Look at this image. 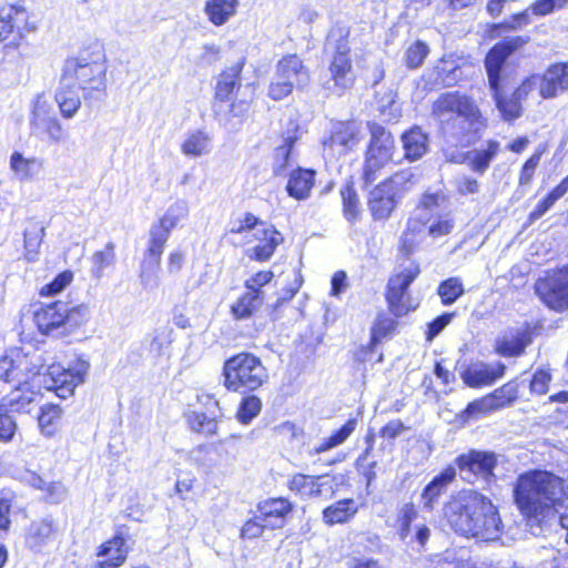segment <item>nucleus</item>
Instances as JSON below:
<instances>
[{
    "instance_id": "680f3d73",
    "label": "nucleus",
    "mask_w": 568,
    "mask_h": 568,
    "mask_svg": "<svg viewBox=\"0 0 568 568\" xmlns=\"http://www.w3.org/2000/svg\"><path fill=\"white\" fill-rule=\"evenodd\" d=\"M417 517V510L413 503H406L399 510V535L402 539L408 537L410 532V525Z\"/></svg>"
},
{
    "instance_id": "bf43d9fd",
    "label": "nucleus",
    "mask_w": 568,
    "mask_h": 568,
    "mask_svg": "<svg viewBox=\"0 0 568 568\" xmlns=\"http://www.w3.org/2000/svg\"><path fill=\"white\" fill-rule=\"evenodd\" d=\"M435 71L437 73L436 81L447 88L456 84L462 77L460 68L453 65V63L442 62L435 68Z\"/></svg>"
},
{
    "instance_id": "1a4fd4ad",
    "label": "nucleus",
    "mask_w": 568,
    "mask_h": 568,
    "mask_svg": "<svg viewBox=\"0 0 568 568\" xmlns=\"http://www.w3.org/2000/svg\"><path fill=\"white\" fill-rule=\"evenodd\" d=\"M89 371L90 363L83 357L75 358L68 368L61 364H51L45 368L41 385L60 398H68L84 383Z\"/></svg>"
},
{
    "instance_id": "423d86ee",
    "label": "nucleus",
    "mask_w": 568,
    "mask_h": 568,
    "mask_svg": "<svg viewBox=\"0 0 568 568\" xmlns=\"http://www.w3.org/2000/svg\"><path fill=\"white\" fill-rule=\"evenodd\" d=\"M349 33L348 27L336 23L327 33L324 44V52L331 58L328 65L331 80L338 97L351 89L355 82L348 42Z\"/></svg>"
},
{
    "instance_id": "5701e85b",
    "label": "nucleus",
    "mask_w": 568,
    "mask_h": 568,
    "mask_svg": "<svg viewBox=\"0 0 568 568\" xmlns=\"http://www.w3.org/2000/svg\"><path fill=\"white\" fill-rule=\"evenodd\" d=\"M253 237L258 242L252 248L246 251L248 258L265 262L274 254L276 247L283 242L282 234L273 226H264L253 233Z\"/></svg>"
},
{
    "instance_id": "dca6fc26",
    "label": "nucleus",
    "mask_w": 568,
    "mask_h": 568,
    "mask_svg": "<svg viewBox=\"0 0 568 568\" xmlns=\"http://www.w3.org/2000/svg\"><path fill=\"white\" fill-rule=\"evenodd\" d=\"M58 538V527L51 517L33 520L26 529V547L40 554L52 546Z\"/></svg>"
},
{
    "instance_id": "9b49d317",
    "label": "nucleus",
    "mask_w": 568,
    "mask_h": 568,
    "mask_svg": "<svg viewBox=\"0 0 568 568\" xmlns=\"http://www.w3.org/2000/svg\"><path fill=\"white\" fill-rule=\"evenodd\" d=\"M497 464V455L488 450L470 449L455 459L462 479L470 484L477 480L490 483L495 478Z\"/></svg>"
},
{
    "instance_id": "e2e57ef3",
    "label": "nucleus",
    "mask_w": 568,
    "mask_h": 568,
    "mask_svg": "<svg viewBox=\"0 0 568 568\" xmlns=\"http://www.w3.org/2000/svg\"><path fill=\"white\" fill-rule=\"evenodd\" d=\"M10 414L0 405V440L4 443L13 438L17 429V424Z\"/></svg>"
},
{
    "instance_id": "4468645a",
    "label": "nucleus",
    "mask_w": 568,
    "mask_h": 568,
    "mask_svg": "<svg viewBox=\"0 0 568 568\" xmlns=\"http://www.w3.org/2000/svg\"><path fill=\"white\" fill-rule=\"evenodd\" d=\"M29 16L21 6L10 4L0 9V41L8 47H18L30 31Z\"/></svg>"
},
{
    "instance_id": "0eeeda50",
    "label": "nucleus",
    "mask_w": 568,
    "mask_h": 568,
    "mask_svg": "<svg viewBox=\"0 0 568 568\" xmlns=\"http://www.w3.org/2000/svg\"><path fill=\"white\" fill-rule=\"evenodd\" d=\"M223 386L235 393L254 392L268 379L262 361L252 353L242 352L227 358L222 369Z\"/></svg>"
},
{
    "instance_id": "f8f14e48",
    "label": "nucleus",
    "mask_w": 568,
    "mask_h": 568,
    "mask_svg": "<svg viewBox=\"0 0 568 568\" xmlns=\"http://www.w3.org/2000/svg\"><path fill=\"white\" fill-rule=\"evenodd\" d=\"M361 140V124L356 121H336L332 123L329 136L323 140L324 153L329 156L345 155Z\"/></svg>"
},
{
    "instance_id": "37998d69",
    "label": "nucleus",
    "mask_w": 568,
    "mask_h": 568,
    "mask_svg": "<svg viewBox=\"0 0 568 568\" xmlns=\"http://www.w3.org/2000/svg\"><path fill=\"white\" fill-rule=\"evenodd\" d=\"M62 410L58 405L45 404L41 406L38 416V425L42 435L47 437L53 436L60 425Z\"/></svg>"
},
{
    "instance_id": "ddd939ff",
    "label": "nucleus",
    "mask_w": 568,
    "mask_h": 568,
    "mask_svg": "<svg viewBox=\"0 0 568 568\" xmlns=\"http://www.w3.org/2000/svg\"><path fill=\"white\" fill-rule=\"evenodd\" d=\"M339 485L336 475L324 474L321 476H310L295 474L288 481V489L301 498H331Z\"/></svg>"
},
{
    "instance_id": "aec40b11",
    "label": "nucleus",
    "mask_w": 568,
    "mask_h": 568,
    "mask_svg": "<svg viewBox=\"0 0 568 568\" xmlns=\"http://www.w3.org/2000/svg\"><path fill=\"white\" fill-rule=\"evenodd\" d=\"M506 366L501 362L487 364L484 362L475 363L462 372L463 382L473 388L491 385L495 381L503 377Z\"/></svg>"
},
{
    "instance_id": "412c9836",
    "label": "nucleus",
    "mask_w": 568,
    "mask_h": 568,
    "mask_svg": "<svg viewBox=\"0 0 568 568\" xmlns=\"http://www.w3.org/2000/svg\"><path fill=\"white\" fill-rule=\"evenodd\" d=\"M530 343L531 335L527 328L513 327L496 338L495 351L503 357H518Z\"/></svg>"
},
{
    "instance_id": "49530a36",
    "label": "nucleus",
    "mask_w": 568,
    "mask_h": 568,
    "mask_svg": "<svg viewBox=\"0 0 568 568\" xmlns=\"http://www.w3.org/2000/svg\"><path fill=\"white\" fill-rule=\"evenodd\" d=\"M27 364L28 361L24 357L16 364L14 358L11 356H2L0 358V381L9 384H21L22 379L20 378V373H22L23 368L28 369Z\"/></svg>"
},
{
    "instance_id": "69168bd1",
    "label": "nucleus",
    "mask_w": 568,
    "mask_h": 568,
    "mask_svg": "<svg viewBox=\"0 0 568 568\" xmlns=\"http://www.w3.org/2000/svg\"><path fill=\"white\" fill-rule=\"evenodd\" d=\"M558 527L566 531L565 540L568 544V515H560L558 510L555 511V519L549 520L540 529L534 530L535 536L545 535L551 531H557Z\"/></svg>"
},
{
    "instance_id": "de8ad7c7",
    "label": "nucleus",
    "mask_w": 568,
    "mask_h": 568,
    "mask_svg": "<svg viewBox=\"0 0 568 568\" xmlns=\"http://www.w3.org/2000/svg\"><path fill=\"white\" fill-rule=\"evenodd\" d=\"M465 293L459 277H449L439 283L437 294L444 306L453 305Z\"/></svg>"
},
{
    "instance_id": "c03bdc74",
    "label": "nucleus",
    "mask_w": 568,
    "mask_h": 568,
    "mask_svg": "<svg viewBox=\"0 0 568 568\" xmlns=\"http://www.w3.org/2000/svg\"><path fill=\"white\" fill-rule=\"evenodd\" d=\"M357 419H348L339 429L335 430L329 437L324 438L318 445L314 446L315 454H321L342 445L356 429Z\"/></svg>"
},
{
    "instance_id": "4be33fe9",
    "label": "nucleus",
    "mask_w": 568,
    "mask_h": 568,
    "mask_svg": "<svg viewBox=\"0 0 568 568\" xmlns=\"http://www.w3.org/2000/svg\"><path fill=\"white\" fill-rule=\"evenodd\" d=\"M456 477V468L447 466L437 474L423 489L420 494V507L425 511L434 510L439 498L446 493L448 486Z\"/></svg>"
},
{
    "instance_id": "8fccbe9b",
    "label": "nucleus",
    "mask_w": 568,
    "mask_h": 568,
    "mask_svg": "<svg viewBox=\"0 0 568 568\" xmlns=\"http://www.w3.org/2000/svg\"><path fill=\"white\" fill-rule=\"evenodd\" d=\"M344 216L348 222L357 220L361 213V204L357 193L352 184H346L341 190Z\"/></svg>"
},
{
    "instance_id": "c756f323",
    "label": "nucleus",
    "mask_w": 568,
    "mask_h": 568,
    "mask_svg": "<svg viewBox=\"0 0 568 568\" xmlns=\"http://www.w3.org/2000/svg\"><path fill=\"white\" fill-rule=\"evenodd\" d=\"M33 134L45 133L51 143H61L67 139V132L55 116L47 115L38 108L33 111L31 119Z\"/></svg>"
},
{
    "instance_id": "2f4dec72",
    "label": "nucleus",
    "mask_w": 568,
    "mask_h": 568,
    "mask_svg": "<svg viewBox=\"0 0 568 568\" xmlns=\"http://www.w3.org/2000/svg\"><path fill=\"white\" fill-rule=\"evenodd\" d=\"M500 151V143L496 140H488L480 148L468 151V166L479 175H483L489 168L491 161Z\"/></svg>"
},
{
    "instance_id": "b1692460",
    "label": "nucleus",
    "mask_w": 568,
    "mask_h": 568,
    "mask_svg": "<svg viewBox=\"0 0 568 568\" xmlns=\"http://www.w3.org/2000/svg\"><path fill=\"white\" fill-rule=\"evenodd\" d=\"M568 91V63L551 64L539 79V92L544 99L555 98Z\"/></svg>"
},
{
    "instance_id": "ea45409f",
    "label": "nucleus",
    "mask_w": 568,
    "mask_h": 568,
    "mask_svg": "<svg viewBox=\"0 0 568 568\" xmlns=\"http://www.w3.org/2000/svg\"><path fill=\"white\" fill-rule=\"evenodd\" d=\"M264 301L263 292H246L231 306V312L236 320H245L257 311Z\"/></svg>"
},
{
    "instance_id": "2eb2a0df",
    "label": "nucleus",
    "mask_w": 568,
    "mask_h": 568,
    "mask_svg": "<svg viewBox=\"0 0 568 568\" xmlns=\"http://www.w3.org/2000/svg\"><path fill=\"white\" fill-rule=\"evenodd\" d=\"M536 292L548 307L556 311L568 308V266L539 281Z\"/></svg>"
},
{
    "instance_id": "7ed1b4c3",
    "label": "nucleus",
    "mask_w": 568,
    "mask_h": 568,
    "mask_svg": "<svg viewBox=\"0 0 568 568\" xmlns=\"http://www.w3.org/2000/svg\"><path fill=\"white\" fill-rule=\"evenodd\" d=\"M432 112L445 141L455 146H470L486 128V120L474 99L458 91L440 94L433 103Z\"/></svg>"
},
{
    "instance_id": "3c124183",
    "label": "nucleus",
    "mask_w": 568,
    "mask_h": 568,
    "mask_svg": "<svg viewBox=\"0 0 568 568\" xmlns=\"http://www.w3.org/2000/svg\"><path fill=\"white\" fill-rule=\"evenodd\" d=\"M367 128L371 135L368 146L394 151L395 141L389 131L376 122H368Z\"/></svg>"
},
{
    "instance_id": "a878e982",
    "label": "nucleus",
    "mask_w": 568,
    "mask_h": 568,
    "mask_svg": "<svg viewBox=\"0 0 568 568\" xmlns=\"http://www.w3.org/2000/svg\"><path fill=\"white\" fill-rule=\"evenodd\" d=\"M128 551L126 540L118 534L99 547L95 567L116 568L125 561Z\"/></svg>"
},
{
    "instance_id": "4d7b16f0",
    "label": "nucleus",
    "mask_w": 568,
    "mask_h": 568,
    "mask_svg": "<svg viewBox=\"0 0 568 568\" xmlns=\"http://www.w3.org/2000/svg\"><path fill=\"white\" fill-rule=\"evenodd\" d=\"M189 424L192 430L204 435H214L217 430V419L215 417H207L204 413H191L189 415Z\"/></svg>"
},
{
    "instance_id": "13d9d810",
    "label": "nucleus",
    "mask_w": 568,
    "mask_h": 568,
    "mask_svg": "<svg viewBox=\"0 0 568 568\" xmlns=\"http://www.w3.org/2000/svg\"><path fill=\"white\" fill-rule=\"evenodd\" d=\"M378 111L386 121H395L400 114L399 104L396 101V93L388 91L378 100Z\"/></svg>"
},
{
    "instance_id": "052dcab7",
    "label": "nucleus",
    "mask_w": 568,
    "mask_h": 568,
    "mask_svg": "<svg viewBox=\"0 0 568 568\" xmlns=\"http://www.w3.org/2000/svg\"><path fill=\"white\" fill-rule=\"evenodd\" d=\"M73 280V273L71 271H63L58 274L50 283L45 284L40 294L42 296H54L62 292Z\"/></svg>"
},
{
    "instance_id": "a211bd4d",
    "label": "nucleus",
    "mask_w": 568,
    "mask_h": 568,
    "mask_svg": "<svg viewBox=\"0 0 568 568\" xmlns=\"http://www.w3.org/2000/svg\"><path fill=\"white\" fill-rule=\"evenodd\" d=\"M165 245L148 240L146 250L140 265V282L144 290L152 291L160 285L161 258Z\"/></svg>"
},
{
    "instance_id": "cd10ccee",
    "label": "nucleus",
    "mask_w": 568,
    "mask_h": 568,
    "mask_svg": "<svg viewBox=\"0 0 568 568\" xmlns=\"http://www.w3.org/2000/svg\"><path fill=\"white\" fill-rule=\"evenodd\" d=\"M297 132L298 125L293 124L292 129L282 135V144L277 145L274 150L273 172L276 176L284 175L286 170L292 166L293 150L298 140Z\"/></svg>"
},
{
    "instance_id": "c85d7f7f",
    "label": "nucleus",
    "mask_w": 568,
    "mask_h": 568,
    "mask_svg": "<svg viewBox=\"0 0 568 568\" xmlns=\"http://www.w3.org/2000/svg\"><path fill=\"white\" fill-rule=\"evenodd\" d=\"M316 171L312 169L297 168L292 170L286 185L287 194L297 200H307L315 184Z\"/></svg>"
},
{
    "instance_id": "4c0bfd02",
    "label": "nucleus",
    "mask_w": 568,
    "mask_h": 568,
    "mask_svg": "<svg viewBox=\"0 0 568 568\" xmlns=\"http://www.w3.org/2000/svg\"><path fill=\"white\" fill-rule=\"evenodd\" d=\"M243 69V62H237L224 70L217 80L215 97L220 101H229L233 91L240 85V75Z\"/></svg>"
},
{
    "instance_id": "a18cd8bd",
    "label": "nucleus",
    "mask_w": 568,
    "mask_h": 568,
    "mask_svg": "<svg viewBox=\"0 0 568 568\" xmlns=\"http://www.w3.org/2000/svg\"><path fill=\"white\" fill-rule=\"evenodd\" d=\"M45 235V227L40 223H33L23 233L26 258L34 262L39 255V247Z\"/></svg>"
},
{
    "instance_id": "0e129e2a",
    "label": "nucleus",
    "mask_w": 568,
    "mask_h": 568,
    "mask_svg": "<svg viewBox=\"0 0 568 568\" xmlns=\"http://www.w3.org/2000/svg\"><path fill=\"white\" fill-rule=\"evenodd\" d=\"M566 4H568V0H535L530 4V10L534 16L544 17L557 9H562Z\"/></svg>"
},
{
    "instance_id": "603ef678",
    "label": "nucleus",
    "mask_w": 568,
    "mask_h": 568,
    "mask_svg": "<svg viewBox=\"0 0 568 568\" xmlns=\"http://www.w3.org/2000/svg\"><path fill=\"white\" fill-rule=\"evenodd\" d=\"M63 317L64 334L71 333L77 327L87 323L89 318V307L81 304L69 308L68 304L65 303Z\"/></svg>"
},
{
    "instance_id": "473e14b6",
    "label": "nucleus",
    "mask_w": 568,
    "mask_h": 568,
    "mask_svg": "<svg viewBox=\"0 0 568 568\" xmlns=\"http://www.w3.org/2000/svg\"><path fill=\"white\" fill-rule=\"evenodd\" d=\"M36 397L37 393L30 388V385L18 384L10 394L1 399L0 405L10 413H29Z\"/></svg>"
},
{
    "instance_id": "e433bc0d",
    "label": "nucleus",
    "mask_w": 568,
    "mask_h": 568,
    "mask_svg": "<svg viewBox=\"0 0 568 568\" xmlns=\"http://www.w3.org/2000/svg\"><path fill=\"white\" fill-rule=\"evenodd\" d=\"M237 0H207L204 12L214 26H223L236 13Z\"/></svg>"
},
{
    "instance_id": "f704fd0d",
    "label": "nucleus",
    "mask_w": 568,
    "mask_h": 568,
    "mask_svg": "<svg viewBox=\"0 0 568 568\" xmlns=\"http://www.w3.org/2000/svg\"><path fill=\"white\" fill-rule=\"evenodd\" d=\"M357 511L358 506L353 498L341 499L323 510V520L327 525L344 524Z\"/></svg>"
},
{
    "instance_id": "58836bf2",
    "label": "nucleus",
    "mask_w": 568,
    "mask_h": 568,
    "mask_svg": "<svg viewBox=\"0 0 568 568\" xmlns=\"http://www.w3.org/2000/svg\"><path fill=\"white\" fill-rule=\"evenodd\" d=\"M24 357L28 361L27 367L28 369L23 368L22 373H20V378L22 379L20 385H32V386H41V381L43 377V369L47 368L44 365V362L42 359V356L38 353L29 355H22L20 353H17L16 364L19 363V361Z\"/></svg>"
},
{
    "instance_id": "6e6d98bb",
    "label": "nucleus",
    "mask_w": 568,
    "mask_h": 568,
    "mask_svg": "<svg viewBox=\"0 0 568 568\" xmlns=\"http://www.w3.org/2000/svg\"><path fill=\"white\" fill-rule=\"evenodd\" d=\"M428 53L429 48L425 42L420 40L415 41L405 51L404 61L406 67L409 69L419 68L424 63Z\"/></svg>"
},
{
    "instance_id": "a19ab883",
    "label": "nucleus",
    "mask_w": 568,
    "mask_h": 568,
    "mask_svg": "<svg viewBox=\"0 0 568 568\" xmlns=\"http://www.w3.org/2000/svg\"><path fill=\"white\" fill-rule=\"evenodd\" d=\"M55 102L63 118L72 119L81 106V99L73 85H63L55 92Z\"/></svg>"
},
{
    "instance_id": "6ab92c4d",
    "label": "nucleus",
    "mask_w": 568,
    "mask_h": 568,
    "mask_svg": "<svg viewBox=\"0 0 568 568\" xmlns=\"http://www.w3.org/2000/svg\"><path fill=\"white\" fill-rule=\"evenodd\" d=\"M189 214V205L185 201L179 200L169 206L165 214L158 223L152 224L149 231V239L165 245L171 231Z\"/></svg>"
},
{
    "instance_id": "393cba45",
    "label": "nucleus",
    "mask_w": 568,
    "mask_h": 568,
    "mask_svg": "<svg viewBox=\"0 0 568 568\" xmlns=\"http://www.w3.org/2000/svg\"><path fill=\"white\" fill-rule=\"evenodd\" d=\"M257 510L268 529H278L284 526L286 516L293 510V504L283 497L268 498L258 503Z\"/></svg>"
},
{
    "instance_id": "9d476101",
    "label": "nucleus",
    "mask_w": 568,
    "mask_h": 568,
    "mask_svg": "<svg viewBox=\"0 0 568 568\" xmlns=\"http://www.w3.org/2000/svg\"><path fill=\"white\" fill-rule=\"evenodd\" d=\"M419 272V265L409 261L399 273L389 278L385 297L388 310L395 317H403L414 311L409 303L408 288Z\"/></svg>"
},
{
    "instance_id": "6e6552de",
    "label": "nucleus",
    "mask_w": 568,
    "mask_h": 568,
    "mask_svg": "<svg viewBox=\"0 0 568 568\" xmlns=\"http://www.w3.org/2000/svg\"><path fill=\"white\" fill-rule=\"evenodd\" d=\"M413 179L412 172L400 171L371 191L368 207L375 221H385L390 216Z\"/></svg>"
},
{
    "instance_id": "f03ea898",
    "label": "nucleus",
    "mask_w": 568,
    "mask_h": 568,
    "mask_svg": "<svg viewBox=\"0 0 568 568\" xmlns=\"http://www.w3.org/2000/svg\"><path fill=\"white\" fill-rule=\"evenodd\" d=\"M444 515L455 532L481 541L497 540L503 523L491 500L476 490H462L444 507Z\"/></svg>"
},
{
    "instance_id": "338daca9",
    "label": "nucleus",
    "mask_w": 568,
    "mask_h": 568,
    "mask_svg": "<svg viewBox=\"0 0 568 568\" xmlns=\"http://www.w3.org/2000/svg\"><path fill=\"white\" fill-rule=\"evenodd\" d=\"M455 313H443L442 315L434 318L427 325L426 331V339L432 342L436 336H438L444 328L452 322Z\"/></svg>"
},
{
    "instance_id": "39448f33",
    "label": "nucleus",
    "mask_w": 568,
    "mask_h": 568,
    "mask_svg": "<svg viewBox=\"0 0 568 568\" xmlns=\"http://www.w3.org/2000/svg\"><path fill=\"white\" fill-rule=\"evenodd\" d=\"M106 70L103 52L84 50L64 61L62 83L77 87L85 100H98L105 94Z\"/></svg>"
},
{
    "instance_id": "7c9ffc66",
    "label": "nucleus",
    "mask_w": 568,
    "mask_h": 568,
    "mask_svg": "<svg viewBox=\"0 0 568 568\" xmlns=\"http://www.w3.org/2000/svg\"><path fill=\"white\" fill-rule=\"evenodd\" d=\"M392 158L393 151L367 145L362 173L365 184L373 183L378 172L392 161Z\"/></svg>"
},
{
    "instance_id": "20e7f679",
    "label": "nucleus",
    "mask_w": 568,
    "mask_h": 568,
    "mask_svg": "<svg viewBox=\"0 0 568 568\" xmlns=\"http://www.w3.org/2000/svg\"><path fill=\"white\" fill-rule=\"evenodd\" d=\"M527 36L506 37L497 42L487 53L485 68L488 75L489 88L493 92L496 106L504 120L510 121L520 116L519 99L527 93L526 84H521L510 98L501 92V72L507 59L529 42Z\"/></svg>"
},
{
    "instance_id": "5fc2aeb1",
    "label": "nucleus",
    "mask_w": 568,
    "mask_h": 568,
    "mask_svg": "<svg viewBox=\"0 0 568 568\" xmlns=\"http://www.w3.org/2000/svg\"><path fill=\"white\" fill-rule=\"evenodd\" d=\"M262 409V402L256 395H248L242 398L236 417L243 425L250 424Z\"/></svg>"
},
{
    "instance_id": "864d4df0",
    "label": "nucleus",
    "mask_w": 568,
    "mask_h": 568,
    "mask_svg": "<svg viewBox=\"0 0 568 568\" xmlns=\"http://www.w3.org/2000/svg\"><path fill=\"white\" fill-rule=\"evenodd\" d=\"M397 327V321L385 313H379L371 329V341L378 344L385 337L392 335Z\"/></svg>"
},
{
    "instance_id": "bb28decb",
    "label": "nucleus",
    "mask_w": 568,
    "mask_h": 568,
    "mask_svg": "<svg viewBox=\"0 0 568 568\" xmlns=\"http://www.w3.org/2000/svg\"><path fill=\"white\" fill-rule=\"evenodd\" d=\"M275 75L285 82H292L297 89H303L310 81L308 71L297 54L283 57L276 64Z\"/></svg>"
},
{
    "instance_id": "774afa93",
    "label": "nucleus",
    "mask_w": 568,
    "mask_h": 568,
    "mask_svg": "<svg viewBox=\"0 0 568 568\" xmlns=\"http://www.w3.org/2000/svg\"><path fill=\"white\" fill-rule=\"evenodd\" d=\"M428 224L427 232L434 239L448 235L454 230V221L448 216H440L438 220L429 222Z\"/></svg>"
},
{
    "instance_id": "72a5a7b5",
    "label": "nucleus",
    "mask_w": 568,
    "mask_h": 568,
    "mask_svg": "<svg viewBox=\"0 0 568 568\" xmlns=\"http://www.w3.org/2000/svg\"><path fill=\"white\" fill-rule=\"evenodd\" d=\"M405 158L415 161L420 159L428 150V135L418 126L402 134Z\"/></svg>"
},
{
    "instance_id": "79ce46f5",
    "label": "nucleus",
    "mask_w": 568,
    "mask_h": 568,
    "mask_svg": "<svg viewBox=\"0 0 568 568\" xmlns=\"http://www.w3.org/2000/svg\"><path fill=\"white\" fill-rule=\"evenodd\" d=\"M182 153L187 156H202L211 151V138L201 130L191 132L181 145Z\"/></svg>"
},
{
    "instance_id": "c9c22d12",
    "label": "nucleus",
    "mask_w": 568,
    "mask_h": 568,
    "mask_svg": "<svg viewBox=\"0 0 568 568\" xmlns=\"http://www.w3.org/2000/svg\"><path fill=\"white\" fill-rule=\"evenodd\" d=\"M10 169L20 181H29L42 170V161L38 158H24L14 151L10 156Z\"/></svg>"
},
{
    "instance_id": "09e8293b",
    "label": "nucleus",
    "mask_w": 568,
    "mask_h": 568,
    "mask_svg": "<svg viewBox=\"0 0 568 568\" xmlns=\"http://www.w3.org/2000/svg\"><path fill=\"white\" fill-rule=\"evenodd\" d=\"M114 244L109 242L102 251L95 252L91 257V275L100 280L104 275V270L114 263Z\"/></svg>"
},
{
    "instance_id": "f257e3e1",
    "label": "nucleus",
    "mask_w": 568,
    "mask_h": 568,
    "mask_svg": "<svg viewBox=\"0 0 568 568\" xmlns=\"http://www.w3.org/2000/svg\"><path fill=\"white\" fill-rule=\"evenodd\" d=\"M517 507L527 519L531 534L555 519L557 506L568 499V486L561 478L547 471L519 475L514 489Z\"/></svg>"
},
{
    "instance_id": "f3484780",
    "label": "nucleus",
    "mask_w": 568,
    "mask_h": 568,
    "mask_svg": "<svg viewBox=\"0 0 568 568\" xmlns=\"http://www.w3.org/2000/svg\"><path fill=\"white\" fill-rule=\"evenodd\" d=\"M65 302L54 301L40 304L33 312V321L43 335L61 336L63 331V312Z\"/></svg>"
}]
</instances>
